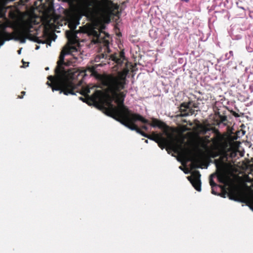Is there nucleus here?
I'll list each match as a JSON object with an SVG mask.
<instances>
[{"label": "nucleus", "mask_w": 253, "mask_h": 253, "mask_svg": "<svg viewBox=\"0 0 253 253\" xmlns=\"http://www.w3.org/2000/svg\"><path fill=\"white\" fill-rule=\"evenodd\" d=\"M235 201L244 203L248 205L250 209L253 211V193L246 194L243 198L241 199H235Z\"/></svg>", "instance_id": "nucleus-7"}, {"label": "nucleus", "mask_w": 253, "mask_h": 253, "mask_svg": "<svg viewBox=\"0 0 253 253\" xmlns=\"http://www.w3.org/2000/svg\"><path fill=\"white\" fill-rule=\"evenodd\" d=\"M200 176L201 174L199 171L195 170L192 172L191 176L187 177V178L190 181L193 186L198 191H201Z\"/></svg>", "instance_id": "nucleus-6"}, {"label": "nucleus", "mask_w": 253, "mask_h": 253, "mask_svg": "<svg viewBox=\"0 0 253 253\" xmlns=\"http://www.w3.org/2000/svg\"><path fill=\"white\" fill-rule=\"evenodd\" d=\"M128 70H124L116 76L108 75L102 80L107 91L96 90L93 95V99L105 106L106 114L132 130L145 137L148 135L141 131L135 125L140 121L143 124H149L147 120L138 114L132 113L124 105L126 94L124 92H117L124 89L126 84V76Z\"/></svg>", "instance_id": "nucleus-2"}, {"label": "nucleus", "mask_w": 253, "mask_h": 253, "mask_svg": "<svg viewBox=\"0 0 253 253\" xmlns=\"http://www.w3.org/2000/svg\"><path fill=\"white\" fill-rule=\"evenodd\" d=\"M229 53H230L231 55H233V51H230L229 52Z\"/></svg>", "instance_id": "nucleus-14"}, {"label": "nucleus", "mask_w": 253, "mask_h": 253, "mask_svg": "<svg viewBox=\"0 0 253 253\" xmlns=\"http://www.w3.org/2000/svg\"><path fill=\"white\" fill-rule=\"evenodd\" d=\"M188 109V105L186 104H182L180 107V110H181V114L182 116H187L189 115V113L186 112L187 109Z\"/></svg>", "instance_id": "nucleus-9"}, {"label": "nucleus", "mask_w": 253, "mask_h": 253, "mask_svg": "<svg viewBox=\"0 0 253 253\" xmlns=\"http://www.w3.org/2000/svg\"><path fill=\"white\" fill-rule=\"evenodd\" d=\"M75 4L73 11L68 15V25L71 31H67L66 35L70 43L66 45L61 52L56 73H93L94 69L89 67L85 70L76 69H65L64 56L77 51L74 44H78L79 35L86 34L92 36L94 43H102L107 46L109 44L106 39L108 35L103 32L105 23L110 21L111 16L118 6L112 0H74Z\"/></svg>", "instance_id": "nucleus-1"}, {"label": "nucleus", "mask_w": 253, "mask_h": 253, "mask_svg": "<svg viewBox=\"0 0 253 253\" xmlns=\"http://www.w3.org/2000/svg\"><path fill=\"white\" fill-rule=\"evenodd\" d=\"M142 128H143V129H145V130H147V129H148L147 126H142Z\"/></svg>", "instance_id": "nucleus-12"}, {"label": "nucleus", "mask_w": 253, "mask_h": 253, "mask_svg": "<svg viewBox=\"0 0 253 253\" xmlns=\"http://www.w3.org/2000/svg\"><path fill=\"white\" fill-rule=\"evenodd\" d=\"M168 137L165 138L161 135L153 134L151 136L148 135L147 138L158 143L159 147L162 149L166 146L170 148L177 154L182 164L193 161L194 153L191 148L183 146L179 140L170 134H169Z\"/></svg>", "instance_id": "nucleus-3"}, {"label": "nucleus", "mask_w": 253, "mask_h": 253, "mask_svg": "<svg viewBox=\"0 0 253 253\" xmlns=\"http://www.w3.org/2000/svg\"><path fill=\"white\" fill-rule=\"evenodd\" d=\"M39 48V46H37L36 48V49L37 50Z\"/></svg>", "instance_id": "nucleus-16"}, {"label": "nucleus", "mask_w": 253, "mask_h": 253, "mask_svg": "<svg viewBox=\"0 0 253 253\" xmlns=\"http://www.w3.org/2000/svg\"><path fill=\"white\" fill-rule=\"evenodd\" d=\"M21 49H19L18 51V53L19 54H21Z\"/></svg>", "instance_id": "nucleus-13"}, {"label": "nucleus", "mask_w": 253, "mask_h": 253, "mask_svg": "<svg viewBox=\"0 0 253 253\" xmlns=\"http://www.w3.org/2000/svg\"><path fill=\"white\" fill-rule=\"evenodd\" d=\"M32 24L33 22L31 19H28L27 20L22 21L17 30L15 39L20 41L21 43H25L26 39H29L38 43H44L39 40L38 37L31 36L30 30L32 28Z\"/></svg>", "instance_id": "nucleus-5"}, {"label": "nucleus", "mask_w": 253, "mask_h": 253, "mask_svg": "<svg viewBox=\"0 0 253 253\" xmlns=\"http://www.w3.org/2000/svg\"><path fill=\"white\" fill-rule=\"evenodd\" d=\"M80 99H82V100L83 99L82 97H80Z\"/></svg>", "instance_id": "nucleus-21"}, {"label": "nucleus", "mask_w": 253, "mask_h": 253, "mask_svg": "<svg viewBox=\"0 0 253 253\" xmlns=\"http://www.w3.org/2000/svg\"><path fill=\"white\" fill-rule=\"evenodd\" d=\"M179 169L182 170V167L180 166V167H179Z\"/></svg>", "instance_id": "nucleus-17"}, {"label": "nucleus", "mask_w": 253, "mask_h": 253, "mask_svg": "<svg viewBox=\"0 0 253 253\" xmlns=\"http://www.w3.org/2000/svg\"><path fill=\"white\" fill-rule=\"evenodd\" d=\"M124 59V53L123 52L120 53V58L114 57L113 60L115 61L118 64H121Z\"/></svg>", "instance_id": "nucleus-10"}, {"label": "nucleus", "mask_w": 253, "mask_h": 253, "mask_svg": "<svg viewBox=\"0 0 253 253\" xmlns=\"http://www.w3.org/2000/svg\"><path fill=\"white\" fill-rule=\"evenodd\" d=\"M150 125L153 127L157 126L161 128L164 126V124L157 119L153 118L152 119V123L150 124Z\"/></svg>", "instance_id": "nucleus-8"}, {"label": "nucleus", "mask_w": 253, "mask_h": 253, "mask_svg": "<svg viewBox=\"0 0 253 253\" xmlns=\"http://www.w3.org/2000/svg\"><path fill=\"white\" fill-rule=\"evenodd\" d=\"M145 142H146V143H148V140H145Z\"/></svg>", "instance_id": "nucleus-20"}, {"label": "nucleus", "mask_w": 253, "mask_h": 253, "mask_svg": "<svg viewBox=\"0 0 253 253\" xmlns=\"http://www.w3.org/2000/svg\"><path fill=\"white\" fill-rule=\"evenodd\" d=\"M185 173H188V171L187 170L184 171Z\"/></svg>", "instance_id": "nucleus-15"}, {"label": "nucleus", "mask_w": 253, "mask_h": 253, "mask_svg": "<svg viewBox=\"0 0 253 253\" xmlns=\"http://www.w3.org/2000/svg\"><path fill=\"white\" fill-rule=\"evenodd\" d=\"M90 92V89L88 87H86L84 88L81 92V94H83L85 96L86 95L88 94Z\"/></svg>", "instance_id": "nucleus-11"}, {"label": "nucleus", "mask_w": 253, "mask_h": 253, "mask_svg": "<svg viewBox=\"0 0 253 253\" xmlns=\"http://www.w3.org/2000/svg\"><path fill=\"white\" fill-rule=\"evenodd\" d=\"M22 93H23V94H24L25 93V92L24 91H22Z\"/></svg>", "instance_id": "nucleus-19"}, {"label": "nucleus", "mask_w": 253, "mask_h": 253, "mask_svg": "<svg viewBox=\"0 0 253 253\" xmlns=\"http://www.w3.org/2000/svg\"><path fill=\"white\" fill-rule=\"evenodd\" d=\"M226 158L223 157L222 159L216 160L215 164L216 167V172L211 175L210 178V183L212 187V194L216 195V193L213 189V186H216L213 180V178L217 176L219 181L225 184H228L230 181L229 173L232 170V165L230 163L224 162Z\"/></svg>", "instance_id": "nucleus-4"}, {"label": "nucleus", "mask_w": 253, "mask_h": 253, "mask_svg": "<svg viewBox=\"0 0 253 253\" xmlns=\"http://www.w3.org/2000/svg\"><path fill=\"white\" fill-rule=\"evenodd\" d=\"M45 69H46V70H48V69H49V68H48V67H46V68H45Z\"/></svg>", "instance_id": "nucleus-18"}]
</instances>
